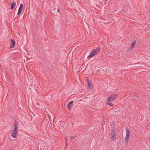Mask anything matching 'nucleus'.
Returning a JSON list of instances; mask_svg holds the SVG:
<instances>
[{
  "mask_svg": "<svg viewBox=\"0 0 150 150\" xmlns=\"http://www.w3.org/2000/svg\"><path fill=\"white\" fill-rule=\"evenodd\" d=\"M17 122L15 121L13 125L14 129L11 133L12 137L14 138H16L18 133Z\"/></svg>",
  "mask_w": 150,
  "mask_h": 150,
  "instance_id": "nucleus-1",
  "label": "nucleus"
},
{
  "mask_svg": "<svg viewBox=\"0 0 150 150\" xmlns=\"http://www.w3.org/2000/svg\"><path fill=\"white\" fill-rule=\"evenodd\" d=\"M100 51V48L98 47L97 48L93 50L90 53L89 55L87 57V58L90 59L93 57L95 55L98 53Z\"/></svg>",
  "mask_w": 150,
  "mask_h": 150,
  "instance_id": "nucleus-2",
  "label": "nucleus"
},
{
  "mask_svg": "<svg viewBox=\"0 0 150 150\" xmlns=\"http://www.w3.org/2000/svg\"><path fill=\"white\" fill-rule=\"evenodd\" d=\"M117 97V95L116 94H111L108 97L107 99V101L110 102L115 100Z\"/></svg>",
  "mask_w": 150,
  "mask_h": 150,
  "instance_id": "nucleus-3",
  "label": "nucleus"
},
{
  "mask_svg": "<svg viewBox=\"0 0 150 150\" xmlns=\"http://www.w3.org/2000/svg\"><path fill=\"white\" fill-rule=\"evenodd\" d=\"M126 133L125 141V143H127V144L128 142L130 136V131L129 128H126Z\"/></svg>",
  "mask_w": 150,
  "mask_h": 150,
  "instance_id": "nucleus-4",
  "label": "nucleus"
},
{
  "mask_svg": "<svg viewBox=\"0 0 150 150\" xmlns=\"http://www.w3.org/2000/svg\"><path fill=\"white\" fill-rule=\"evenodd\" d=\"M116 132L115 129V128L113 127L112 128L111 132V139L112 141H114L115 138V134H116Z\"/></svg>",
  "mask_w": 150,
  "mask_h": 150,
  "instance_id": "nucleus-5",
  "label": "nucleus"
},
{
  "mask_svg": "<svg viewBox=\"0 0 150 150\" xmlns=\"http://www.w3.org/2000/svg\"><path fill=\"white\" fill-rule=\"evenodd\" d=\"M86 81L87 83L88 87L89 89H90L91 91L92 90V88L93 86V85L91 84V83L89 81L88 79H87Z\"/></svg>",
  "mask_w": 150,
  "mask_h": 150,
  "instance_id": "nucleus-6",
  "label": "nucleus"
},
{
  "mask_svg": "<svg viewBox=\"0 0 150 150\" xmlns=\"http://www.w3.org/2000/svg\"><path fill=\"white\" fill-rule=\"evenodd\" d=\"M73 101H72L69 102L68 105H67V108L69 110H70L73 107L72 103H73Z\"/></svg>",
  "mask_w": 150,
  "mask_h": 150,
  "instance_id": "nucleus-7",
  "label": "nucleus"
},
{
  "mask_svg": "<svg viewBox=\"0 0 150 150\" xmlns=\"http://www.w3.org/2000/svg\"><path fill=\"white\" fill-rule=\"evenodd\" d=\"M23 4H21L17 13V14L18 15H19L21 13L23 7Z\"/></svg>",
  "mask_w": 150,
  "mask_h": 150,
  "instance_id": "nucleus-8",
  "label": "nucleus"
},
{
  "mask_svg": "<svg viewBox=\"0 0 150 150\" xmlns=\"http://www.w3.org/2000/svg\"><path fill=\"white\" fill-rule=\"evenodd\" d=\"M136 40H134L133 42L132 43L131 45L130 48L131 49V50H132L133 49L134 47L135 46L136 43Z\"/></svg>",
  "mask_w": 150,
  "mask_h": 150,
  "instance_id": "nucleus-9",
  "label": "nucleus"
},
{
  "mask_svg": "<svg viewBox=\"0 0 150 150\" xmlns=\"http://www.w3.org/2000/svg\"><path fill=\"white\" fill-rule=\"evenodd\" d=\"M16 5V3H15L14 2V0L13 1V2L11 4V6L10 9L11 10H12L14 7Z\"/></svg>",
  "mask_w": 150,
  "mask_h": 150,
  "instance_id": "nucleus-10",
  "label": "nucleus"
},
{
  "mask_svg": "<svg viewBox=\"0 0 150 150\" xmlns=\"http://www.w3.org/2000/svg\"><path fill=\"white\" fill-rule=\"evenodd\" d=\"M11 41L12 44H13V45H15L16 42H15V40H13V39H11Z\"/></svg>",
  "mask_w": 150,
  "mask_h": 150,
  "instance_id": "nucleus-11",
  "label": "nucleus"
},
{
  "mask_svg": "<svg viewBox=\"0 0 150 150\" xmlns=\"http://www.w3.org/2000/svg\"><path fill=\"white\" fill-rule=\"evenodd\" d=\"M15 45H13V44L11 45L9 47V49H12L15 46Z\"/></svg>",
  "mask_w": 150,
  "mask_h": 150,
  "instance_id": "nucleus-12",
  "label": "nucleus"
},
{
  "mask_svg": "<svg viewBox=\"0 0 150 150\" xmlns=\"http://www.w3.org/2000/svg\"><path fill=\"white\" fill-rule=\"evenodd\" d=\"M106 103L110 106H112V103Z\"/></svg>",
  "mask_w": 150,
  "mask_h": 150,
  "instance_id": "nucleus-13",
  "label": "nucleus"
},
{
  "mask_svg": "<svg viewBox=\"0 0 150 150\" xmlns=\"http://www.w3.org/2000/svg\"><path fill=\"white\" fill-rule=\"evenodd\" d=\"M71 140H73L74 139V137L73 136H71Z\"/></svg>",
  "mask_w": 150,
  "mask_h": 150,
  "instance_id": "nucleus-14",
  "label": "nucleus"
},
{
  "mask_svg": "<svg viewBox=\"0 0 150 150\" xmlns=\"http://www.w3.org/2000/svg\"><path fill=\"white\" fill-rule=\"evenodd\" d=\"M65 140H66V142H67V138L65 137Z\"/></svg>",
  "mask_w": 150,
  "mask_h": 150,
  "instance_id": "nucleus-15",
  "label": "nucleus"
},
{
  "mask_svg": "<svg viewBox=\"0 0 150 150\" xmlns=\"http://www.w3.org/2000/svg\"><path fill=\"white\" fill-rule=\"evenodd\" d=\"M57 11H58V12H59V8H58Z\"/></svg>",
  "mask_w": 150,
  "mask_h": 150,
  "instance_id": "nucleus-16",
  "label": "nucleus"
},
{
  "mask_svg": "<svg viewBox=\"0 0 150 150\" xmlns=\"http://www.w3.org/2000/svg\"><path fill=\"white\" fill-rule=\"evenodd\" d=\"M66 142V144L67 145V142Z\"/></svg>",
  "mask_w": 150,
  "mask_h": 150,
  "instance_id": "nucleus-17",
  "label": "nucleus"
},
{
  "mask_svg": "<svg viewBox=\"0 0 150 150\" xmlns=\"http://www.w3.org/2000/svg\"><path fill=\"white\" fill-rule=\"evenodd\" d=\"M105 1H108V0H105Z\"/></svg>",
  "mask_w": 150,
  "mask_h": 150,
  "instance_id": "nucleus-18",
  "label": "nucleus"
},
{
  "mask_svg": "<svg viewBox=\"0 0 150 150\" xmlns=\"http://www.w3.org/2000/svg\"><path fill=\"white\" fill-rule=\"evenodd\" d=\"M116 141V139H115V141Z\"/></svg>",
  "mask_w": 150,
  "mask_h": 150,
  "instance_id": "nucleus-19",
  "label": "nucleus"
}]
</instances>
